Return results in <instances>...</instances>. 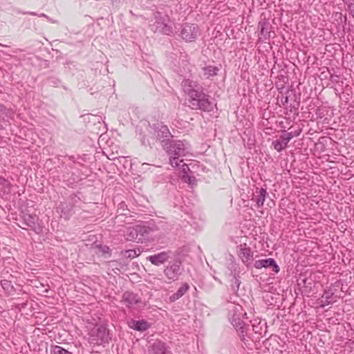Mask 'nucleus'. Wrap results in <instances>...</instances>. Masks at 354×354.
Wrapping results in <instances>:
<instances>
[{
  "mask_svg": "<svg viewBox=\"0 0 354 354\" xmlns=\"http://www.w3.org/2000/svg\"><path fill=\"white\" fill-rule=\"evenodd\" d=\"M24 15H26V14H29V15H37V14L34 12H23Z\"/></svg>",
  "mask_w": 354,
  "mask_h": 354,
  "instance_id": "nucleus-35",
  "label": "nucleus"
},
{
  "mask_svg": "<svg viewBox=\"0 0 354 354\" xmlns=\"http://www.w3.org/2000/svg\"><path fill=\"white\" fill-rule=\"evenodd\" d=\"M122 253L123 254L124 257L133 259L136 257H138L140 254V250L139 249L137 250H125L124 252H122Z\"/></svg>",
  "mask_w": 354,
  "mask_h": 354,
  "instance_id": "nucleus-24",
  "label": "nucleus"
},
{
  "mask_svg": "<svg viewBox=\"0 0 354 354\" xmlns=\"http://www.w3.org/2000/svg\"><path fill=\"white\" fill-rule=\"evenodd\" d=\"M89 342L93 344H101L108 342L109 332L104 325H95L88 333Z\"/></svg>",
  "mask_w": 354,
  "mask_h": 354,
  "instance_id": "nucleus-5",
  "label": "nucleus"
},
{
  "mask_svg": "<svg viewBox=\"0 0 354 354\" xmlns=\"http://www.w3.org/2000/svg\"><path fill=\"white\" fill-rule=\"evenodd\" d=\"M23 220V225L24 227L21 226L22 228H30L35 231L37 230V223L38 221L37 216L26 214L24 215Z\"/></svg>",
  "mask_w": 354,
  "mask_h": 354,
  "instance_id": "nucleus-14",
  "label": "nucleus"
},
{
  "mask_svg": "<svg viewBox=\"0 0 354 354\" xmlns=\"http://www.w3.org/2000/svg\"><path fill=\"white\" fill-rule=\"evenodd\" d=\"M189 107L192 109H200L204 111L213 110V103L209 100V96L205 94L201 88L189 97Z\"/></svg>",
  "mask_w": 354,
  "mask_h": 354,
  "instance_id": "nucleus-2",
  "label": "nucleus"
},
{
  "mask_svg": "<svg viewBox=\"0 0 354 354\" xmlns=\"http://www.w3.org/2000/svg\"><path fill=\"white\" fill-rule=\"evenodd\" d=\"M155 22L151 25V30L155 32H158L166 35H171L174 32V22L170 20L167 15H162L160 12L154 14Z\"/></svg>",
  "mask_w": 354,
  "mask_h": 354,
  "instance_id": "nucleus-3",
  "label": "nucleus"
},
{
  "mask_svg": "<svg viewBox=\"0 0 354 354\" xmlns=\"http://www.w3.org/2000/svg\"><path fill=\"white\" fill-rule=\"evenodd\" d=\"M189 289V286L187 283H184L178 288L176 292L174 293L169 297L170 302H174L175 301L181 298Z\"/></svg>",
  "mask_w": 354,
  "mask_h": 354,
  "instance_id": "nucleus-19",
  "label": "nucleus"
},
{
  "mask_svg": "<svg viewBox=\"0 0 354 354\" xmlns=\"http://www.w3.org/2000/svg\"><path fill=\"white\" fill-rule=\"evenodd\" d=\"M96 248L99 251L102 252L103 254L109 253V248L106 245H97Z\"/></svg>",
  "mask_w": 354,
  "mask_h": 354,
  "instance_id": "nucleus-31",
  "label": "nucleus"
},
{
  "mask_svg": "<svg viewBox=\"0 0 354 354\" xmlns=\"http://www.w3.org/2000/svg\"><path fill=\"white\" fill-rule=\"evenodd\" d=\"M1 283L2 288L7 291H9L10 289L12 288V286L10 284V282L8 281H6V280L1 281Z\"/></svg>",
  "mask_w": 354,
  "mask_h": 354,
  "instance_id": "nucleus-30",
  "label": "nucleus"
},
{
  "mask_svg": "<svg viewBox=\"0 0 354 354\" xmlns=\"http://www.w3.org/2000/svg\"><path fill=\"white\" fill-rule=\"evenodd\" d=\"M151 232V227L142 225H137L127 227L124 236L127 241H139L142 239L141 236L148 234Z\"/></svg>",
  "mask_w": 354,
  "mask_h": 354,
  "instance_id": "nucleus-6",
  "label": "nucleus"
},
{
  "mask_svg": "<svg viewBox=\"0 0 354 354\" xmlns=\"http://www.w3.org/2000/svg\"><path fill=\"white\" fill-rule=\"evenodd\" d=\"M163 147L171 156L170 158V164L174 167L180 166V163L182 162L183 160H179V158L185 156L188 152V147L183 142L180 140H167L163 145Z\"/></svg>",
  "mask_w": 354,
  "mask_h": 354,
  "instance_id": "nucleus-1",
  "label": "nucleus"
},
{
  "mask_svg": "<svg viewBox=\"0 0 354 354\" xmlns=\"http://www.w3.org/2000/svg\"><path fill=\"white\" fill-rule=\"evenodd\" d=\"M240 284H241L240 279L236 276L234 275L233 277V279H232V283H231L232 289L234 292L238 291Z\"/></svg>",
  "mask_w": 354,
  "mask_h": 354,
  "instance_id": "nucleus-27",
  "label": "nucleus"
},
{
  "mask_svg": "<svg viewBox=\"0 0 354 354\" xmlns=\"http://www.w3.org/2000/svg\"><path fill=\"white\" fill-rule=\"evenodd\" d=\"M181 263L180 261H175L172 264L168 265L164 269V274L165 277L171 281H176L178 279L181 273Z\"/></svg>",
  "mask_w": 354,
  "mask_h": 354,
  "instance_id": "nucleus-8",
  "label": "nucleus"
},
{
  "mask_svg": "<svg viewBox=\"0 0 354 354\" xmlns=\"http://www.w3.org/2000/svg\"><path fill=\"white\" fill-rule=\"evenodd\" d=\"M129 326L131 328L136 330L138 331H145L149 328V325L147 322H145L144 320H140V321L132 320L129 323Z\"/></svg>",
  "mask_w": 354,
  "mask_h": 354,
  "instance_id": "nucleus-20",
  "label": "nucleus"
},
{
  "mask_svg": "<svg viewBox=\"0 0 354 354\" xmlns=\"http://www.w3.org/2000/svg\"><path fill=\"white\" fill-rule=\"evenodd\" d=\"M268 195L266 189L263 188L257 189L254 196L252 198L256 203L257 207L263 206L266 196Z\"/></svg>",
  "mask_w": 354,
  "mask_h": 354,
  "instance_id": "nucleus-16",
  "label": "nucleus"
},
{
  "mask_svg": "<svg viewBox=\"0 0 354 354\" xmlns=\"http://www.w3.org/2000/svg\"><path fill=\"white\" fill-rule=\"evenodd\" d=\"M50 354H73V353L59 346L55 345V346H51V347H50Z\"/></svg>",
  "mask_w": 354,
  "mask_h": 354,
  "instance_id": "nucleus-23",
  "label": "nucleus"
},
{
  "mask_svg": "<svg viewBox=\"0 0 354 354\" xmlns=\"http://www.w3.org/2000/svg\"><path fill=\"white\" fill-rule=\"evenodd\" d=\"M349 8L351 10V14L354 17V4L349 5Z\"/></svg>",
  "mask_w": 354,
  "mask_h": 354,
  "instance_id": "nucleus-33",
  "label": "nucleus"
},
{
  "mask_svg": "<svg viewBox=\"0 0 354 354\" xmlns=\"http://www.w3.org/2000/svg\"><path fill=\"white\" fill-rule=\"evenodd\" d=\"M254 266L257 269L272 268L274 272L279 271V267L277 265L275 261L271 258L256 261Z\"/></svg>",
  "mask_w": 354,
  "mask_h": 354,
  "instance_id": "nucleus-11",
  "label": "nucleus"
},
{
  "mask_svg": "<svg viewBox=\"0 0 354 354\" xmlns=\"http://www.w3.org/2000/svg\"><path fill=\"white\" fill-rule=\"evenodd\" d=\"M203 70V76L207 79L210 77L211 76L216 75L217 74V71H218V68L216 66H208L206 67H203L202 68Z\"/></svg>",
  "mask_w": 354,
  "mask_h": 354,
  "instance_id": "nucleus-22",
  "label": "nucleus"
},
{
  "mask_svg": "<svg viewBox=\"0 0 354 354\" xmlns=\"http://www.w3.org/2000/svg\"><path fill=\"white\" fill-rule=\"evenodd\" d=\"M268 26H269V24L266 21L260 22L259 24V28H260V33L265 38L266 37L267 34L269 33Z\"/></svg>",
  "mask_w": 354,
  "mask_h": 354,
  "instance_id": "nucleus-25",
  "label": "nucleus"
},
{
  "mask_svg": "<svg viewBox=\"0 0 354 354\" xmlns=\"http://www.w3.org/2000/svg\"><path fill=\"white\" fill-rule=\"evenodd\" d=\"M39 17H46V18H47L48 20H50V19H49V17H48L46 15H45V14H44V13L41 14V15H39Z\"/></svg>",
  "mask_w": 354,
  "mask_h": 354,
  "instance_id": "nucleus-34",
  "label": "nucleus"
},
{
  "mask_svg": "<svg viewBox=\"0 0 354 354\" xmlns=\"http://www.w3.org/2000/svg\"><path fill=\"white\" fill-rule=\"evenodd\" d=\"M274 142H278L280 144L283 145L284 144V141H283V139L282 138V135L280 136V138H279V140H274Z\"/></svg>",
  "mask_w": 354,
  "mask_h": 354,
  "instance_id": "nucleus-32",
  "label": "nucleus"
},
{
  "mask_svg": "<svg viewBox=\"0 0 354 354\" xmlns=\"http://www.w3.org/2000/svg\"><path fill=\"white\" fill-rule=\"evenodd\" d=\"M151 354H171L165 343L158 341L154 342L149 350Z\"/></svg>",
  "mask_w": 354,
  "mask_h": 354,
  "instance_id": "nucleus-15",
  "label": "nucleus"
},
{
  "mask_svg": "<svg viewBox=\"0 0 354 354\" xmlns=\"http://www.w3.org/2000/svg\"><path fill=\"white\" fill-rule=\"evenodd\" d=\"M170 254L171 252L169 251H164L148 257L147 260L153 265L159 266L168 261L171 257Z\"/></svg>",
  "mask_w": 354,
  "mask_h": 354,
  "instance_id": "nucleus-9",
  "label": "nucleus"
},
{
  "mask_svg": "<svg viewBox=\"0 0 354 354\" xmlns=\"http://www.w3.org/2000/svg\"><path fill=\"white\" fill-rule=\"evenodd\" d=\"M332 295H333V293L330 292V291H325L324 292L322 298V299H325V301H324L325 304H329L333 302L332 300L330 299ZM322 302H324L323 300H322Z\"/></svg>",
  "mask_w": 354,
  "mask_h": 354,
  "instance_id": "nucleus-29",
  "label": "nucleus"
},
{
  "mask_svg": "<svg viewBox=\"0 0 354 354\" xmlns=\"http://www.w3.org/2000/svg\"><path fill=\"white\" fill-rule=\"evenodd\" d=\"M228 309L231 323L239 332L241 340L244 341L245 339L244 335L245 323L241 317L243 315H245V313H243L242 306L240 305L231 304Z\"/></svg>",
  "mask_w": 354,
  "mask_h": 354,
  "instance_id": "nucleus-4",
  "label": "nucleus"
},
{
  "mask_svg": "<svg viewBox=\"0 0 354 354\" xmlns=\"http://www.w3.org/2000/svg\"><path fill=\"white\" fill-rule=\"evenodd\" d=\"M0 191L3 192H10V183L4 178L0 176Z\"/></svg>",
  "mask_w": 354,
  "mask_h": 354,
  "instance_id": "nucleus-26",
  "label": "nucleus"
},
{
  "mask_svg": "<svg viewBox=\"0 0 354 354\" xmlns=\"http://www.w3.org/2000/svg\"><path fill=\"white\" fill-rule=\"evenodd\" d=\"M122 301L127 307H131L139 303L140 299L136 294L131 292H126L122 295Z\"/></svg>",
  "mask_w": 354,
  "mask_h": 354,
  "instance_id": "nucleus-18",
  "label": "nucleus"
},
{
  "mask_svg": "<svg viewBox=\"0 0 354 354\" xmlns=\"http://www.w3.org/2000/svg\"><path fill=\"white\" fill-rule=\"evenodd\" d=\"M241 247L239 255L243 262L245 264L250 263L253 259V254L251 252V250L246 247V244H244L243 245H241Z\"/></svg>",
  "mask_w": 354,
  "mask_h": 354,
  "instance_id": "nucleus-17",
  "label": "nucleus"
},
{
  "mask_svg": "<svg viewBox=\"0 0 354 354\" xmlns=\"http://www.w3.org/2000/svg\"><path fill=\"white\" fill-rule=\"evenodd\" d=\"M182 179L185 183H188L191 185H196V180L195 177L189 176L188 174H185L182 176Z\"/></svg>",
  "mask_w": 354,
  "mask_h": 354,
  "instance_id": "nucleus-28",
  "label": "nucleus"
},
{
  "mask_svg": "<svg viewBox=\"0 0 354 354\" xmlns=\"http://www.w3.org/2000/svg\"><path fill=\"white\" fill-rule=\"evenodd\" d=\"M199 29L195 24H185L182 26L180 36L185 41H194L199 36Z\"/></svg>",
  "mask_w": 354,
  "mask_h": 354,
  "instance_id": "nucleus-7",
  "label": "nucleus"
},
{
  "mask_svg": "<svg viewBox=\"0 0 354 354\" xmlns=\"http://www.w3.org/2000/svg\"><path fill=\"white\" fill-rule=\"evenodd\" d=\"M156 136L158 139L162 140L164 144L165 142V139L168 138L170 136V133L169 131L168 128L166 126H161L157 130H156Z\"/></svg>",
  "mask_w": 354,
  "mask_h": 354,
  "instance_id": "nucleus-21",
  "label": "nucleus"
},
{
  "mask_svg": "<svg viewBox=\"0 0 354 354\" xmlns=\"http://www.w3.org/2000/svg\"><path fill=\"white\" fill-rule=\"evenodd\" d=\"M299 135V133L297 134H293L292 132H286V131H283L282 138L284 141V144L281 145L278 142H272V145L277 151H281L283 149L287 147L288 143L290 140L294 137Z\"/></svg>",
  "mask_w": 354,
  "mask_h": 354,
  "instance_id": "nucleus-13",
  "label": "nucleus"
},
{
  "mask_svg": "<svg viewBox=\"0 0 354 354\" xmlns=\"http://www.w3.org/2000/svg\"><path fill=\"white\" fill-rule=\"evenodd\" d=\"M299 135V133L297 134H293L292 132H286V131H283L282 138L284 141V144L281 145L278 142H272V145L277 151H281L283 149L287 147L288 143L290 140L294 137Z\"/></svg>",
  "mask_w": 354,
  "mask_h": 354,
  "instance_id": "nucleus-12",
  "label": "nucleus"
},
{
  "mask_svg": "<svg viewBox=\"0 0 354 354\" xmlns=\"http://www.w3.org/2000/svg\"><path fill=\"white\" fill-rule=\"evenodd\" d=\"M182 88L184 92L189 97L193 95L196 91L203 88L199 86L197 82L193 81L190 79H185L181 83Z\"/></svg>",
  "mask_w": 354,
  "mask_h": 354,
  "instance_id": "nucleus-10",
  "label": "nucleus"
}]
</instances>
